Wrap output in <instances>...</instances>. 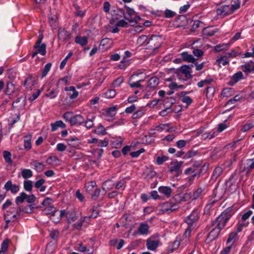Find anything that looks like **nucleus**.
Instances as JSON below:
<instances>
[{
    "mask_svg": "<svg viewBox=\"0 0 254 254\" xmlns=\"http://www.w3.org/2000/svg\"><path fill=\"white\" fill-rule=\"evenodd\" d=\"M114 187V184L111 180H109L104 182L102 189L105 191L109 190Z\"/></svg>",
    "mask_w": 254,
    "mask_h": 254,
    "instance_id": "29",
    "label": "nucleus"
},
{
    "mask_svg": "<svg viewBox=\"0 0 254 254\" xmlns=\"http://www.w3.org/2000/svg\"><path fill=\"white\" fill-rule=\"evenodd\" d=\"M65 90L66 91L72 92L71 94L70 93H67V95L71 99H75L78 95V92L77 91H76L75 88L74 86H71L69 87H66L65 88Z\"/></svg>",
    "mask_w": 254,
    "mask_h": 254,
    "instance_id": "17",
    "label": "nucleus"
},
{
    "mask_svg": "<svg viewBox=\"0 0 254 254\" xmlns=\"http://www.w3.org/2000/svg\"><path fill=\"white\" fill-rule=\"evenodd\" d=\"M192 226L188 225V227L186 229L184 234V236L186 238V242H188L189 240V238L190 236L191 232L192 231Z\"/></svg>",
    "mask_w": 254,
    "mask_h": 254,
    "instance_id": "47",
    "label": "nucleus"
},
{
    "mask_svg": "<svg viewBox=\"0 0 254 254\" xmlns=\"http://www.w3.org/2000/svg\"><path fill=\"white\" fill-rule=\"evenodd\" d=\"M169 87L171 90H177L179 88L183 89L185 86L183 85H178L176 82H173L169 84Z\"/></svg>",
    "mask_w": 254,
    "mask_h": 254,
    "instance_id": "44",
    "label": "nucleus"
},
{
    "mask_svg": "<svg viewBox=\"0 0 254 254\" xmlns=\"http://www.w3.org/2000/svg\"><path fill=\"white\" fill-rule=\"evenodd\" d=\"M181 56L184 61L195 64L196 60L191 55L189 54L187 52H183Z\"/></svg>",
    "mask_w": 254,
    "mask_h": 254,
    "instance_id": "15",
    "label": "nucleus"
},
{
    "mask_svg": "<svg viewBox=\"0 0 254 254\" xmlns=\"http://www.w3.org/2000/svg\"><path fill=\"white\" fill-rule=\"evenodd\" d=\"M71 37V34L69 32L66 31L64 29L60 28L58 30V37L60 40L63 41H67Z\"/></svg>",
    "mask_w": 254,
    "mask_h": 254,
    "instance_id": "10",
    "label": "nucleus"
},
{
    "mask_svg": "<svg viewBox=\"0 0 254 254\" xmlns=\"http://www.w3.org/2000/svg\"><path fill=\"white\" fill-rule=\"evenodd\" d=\"M149 227L146 223H142L140 224L138 230L137 232H134L135 234L139 233L142 235H147L149 233Z\"/></svg>",
    "mask_w": 254,
    "mask_h": 254,
    "instance_id": "13",
    "label": "nucleus"
},
{
    "mask_svg": "<svg viewBox=\"0 0 254 254\" xmlns=\"http://www.w3.org/2000/svg\"><path fill=\"white\" fill-rule=\"evenodd\" d=\"M144 113L142 110H139L134 112L132 115L133 119H137L140 118L144 115Z\"/></svg>",
    "mask_w": 254,
    "mask_h": 254,
    "instance_id": "62",
    "label": "nucleus"
},
{
    "mask_svg": "<svg viewBox=\"0 0 254 254\" xmlns=\"http://www.w3.org/2000/svg\"><path fill=\"white\" fill-rule=\"evenodd\" d=\"M202 189L200 188L197 189L195 191H194L192 194V200L196 199L197 198H198L200 194L202 193Z\"/></svg>",
    "mask_w": 254,
    "mask_h": 254,
    "instance_id": "53",
    "label": "nucleus"
},
{
    "mask_svg": "<svg viewBox=\"0 0 254 254\" xmlns=\"http://www.w3.org/2000/svg\"><path fill=\"white\" fill-rule=\"evenodd\" d=\"M69 145L71 147H75L78 145V139L76 137H69L66 139Z\"/></svg>",
    "mask_w": 254,
    "mask_h": 254,
    "instance_id": "34",
    "label": "nucleus"
},
{
    "mask_svg": "<svg viewBox=\"0 0 254 254\" xmlns=\"http://www.w3.org/2000/svg\"><path fill=\"white\" fill-rule=\"evenodd\" d=\"M126 11L125 14V19L129 23H133L132 16L135 14L134 10L128 6H125Z\"/></svg>",
    "mask_w": 254,
    "mask_h": 254,
    "instance_id": "12",
    "label": "nucleus"
},
{
    "mask_svg": "<svg viewBox=\"0 0 254 254\" xmlns=\"http://www.w3.org/2000/svg\"><path fill=\"white\" fill-rule=\"evenodd\" d=\"M17 88L15 87L14 83L11 81H9L7 83V88L6 90V94L8 95L12 94Z\"/></svg>",
    "mask_w": 254,
    "mask_h": 254,
    "instance_id": "18",
    "label": "nucleus"
},
{
    "mask_svg": "<svg viewBox=\"0 0 254 254\" xmlns=\"http://www.w3.org/2000/svg\"><path fill=\"white\" fill-rule=\"evenodd\" d=\"M216 62L218 63V64L219 66H220L221 64H222L223 65H225L229 63L227 58L225 57H221L220 59H217Z\"/></svg>",
    "mask_w": 254,
    "mask_h": 254,
    "instance_id": "52",
    "label": "nucleus"
},
{
    "mask_svg": "<svg viewBox=\"0 0 254 254\" xmlns=\"http://www.w3.org/2000/svg\"><path fill=\"white\" fill-rule=\"evenodd\" d=\"M158 190L160 193L164 194L167 197H169L172 193V189L169 187H160Z\"/></svg>",
    "mask_w": 254,
    "mask_h": 254,
    "instance_id": "23",
    "label": "nucleus"
},
{
    "mask_svg": "<svg viewBox=\"0 0 254 254\" xmlns=\"http://www.w3.org/2000/svg\"><path fill=\"white\" fill-rule=\"evenodd\" d=\"M4 188L6 191H10L12 193H17L19 190V186L12 184L11 181H8L4 185Z\"/></svg>",
    "mask_w": 254,
    "mask_h": 254,
    "instance_id": "9",
    "label": "nucleus"
},
{
    "mask_svg": "<svg viewBox=\"0 0 254 254\" xmlns=\"http://www.w3.org/2000/svg\"><path fill=\"white\" fill-rule=\"evenodd\" d=\"M49 23L52 27L56 28L57 26L56 16H50Z\"/></svg>",
    "mask_w": 254,
    "mask_h": 254,
    "instance_id": "55",
    "label": "nucleus"
},
{
    "mask_svg": "<svg viewBox=\"0 0 254 254\" xmlns=\"http://www.w3.org/2000/svg\"><path fill=\"white\" fill-rule=\"evenodd\" d=\"M183 164V162L176 161L171 163L170 172L171 173L176 172L177 177L179 176L182 173L181 167Z\"/></svg>",
    "mask_w": 254,
    "mask_h": 254,
    "instance_id": "7",
    "label": "nucleus"
},
{
    "mask_svg": "<svg viewBox=\"0 0 254 254\" xmlns=\"http://www.w3.org/2000/svg\"><path fill=\"white\" fill-rule=\"evenodd\" d=\"M234 93V91L231 88H225L223 89L221 92V95L223 97H228L232 96Z\"/></svg>",
    "mask_w": 254,
    "mask_h": 254,
    "instance_id": "33",
    "label": "nucleus"
},
{
    "mask_svg": "<svg viewBox=\"0 0 254 254\" xmlns=\"http://www.w3.org/2000/svg\"><path fill=\"white\" fill-rule=\"evenodd\" d=\"M3 157L7 163H11L12 162V160L11 159V153L9 152L4 151L3 152Z\"/></svg>",
    "mask_w": 254,
    "mask_h": 254,
    "instance_id": "54",
    "label": "nucleus"
},
{
    "mask_svg": "<svg viewBox=\"0 0 254 254\" xmlns=\"http://www.w3.org/2000/svg\"><path fill=\"white\" fill-rule=\"evenodd\" d=\"M198 212L196 210H193L190 215L185 219V221L188 225L192 226L196 223L199 219Z\"/></svg>",
    "mask_w": 254,
    "mask_h": 254,
    "instance_id": "5",
    "label": "nucleus"
},
{
    "mask_svg": "<svg viewBox=\"0 0 254 254\" xmlns=\"http://www.w3.org/2000/svg\"><path fill=\"white\" fill-rule=\"evenodd\" d=\"M78 249V250L79 251H80L81 252H87V254H91L93 252V250L92 249H91V250H89V249L87 250L86 247H85V246H83L82 244H80L79 245Z\"/></svg>",
    "mask_w": 254,
    "mask_h": 254,
    "instance_id": "48",
    "label": "nucleus"
},
{
    "mask_svg": "<svg viewBox=\"0 0 254 254\" xmlns=\"http://www.w3.org/2000/svg\"><path fill=\"white\" fill-rule=\"evenodd\" d=\"M225 225V223L222 221H218L217 219L213 221L212 226L214 228L208 234L207 239L210 242L215 240L219 235L221 230L224 228Z\"/></svg>",
    "mask_w": 254,
    "mask_h": 254,
    "instance_id": "1",
    "label": "nucleus"
},
{
    "mask_svg": "<svg viewBox=\"0 0 254 254\" xmlns=\"http://www.w3.org/2000/svg\"><path fill=\"white\" fill-rule=\"evenodd\" d=\"M42 211L44 214H51L52 215H54L55 212H57V210L54 206H48L43 209Z\"/></svg>",
    "mask_w": 254,
    "mask_h": 254,
    "instance_id": "27",
    "label": "nucleus"
},
{
    "mask_svg": "<svg viewBox=\"0 0 254 254\" xmlns=\"http://www.w3.org/2000/svg\"><path fill=\"white\" fill-rule=\"evenodd\" d=\"M116 114V108L115 107L109 108L106 112V117L112 118Z\"/></svg>",
    "mask_w": 254,
    "mask_h": 254,
    "instance_id": "36",
    "label": "nucleus"
},
{
    "mask_svg": "<svg viewBox=\"0 0 254 254\" xmlns=\"http://www.w3.org/2000/svg\"><path fill=\"white\" fill-rule=\"evenodd\" d=\"M161 211L163 213H170L179 208L178 204L177 203H172L171 202H166L161 205Z\"/></svg>",
    "mask_w": 254,
    "mask_h": 254,
    "instance_id": "4",
    "label": "nucleus"
},
{
    "mask_svg": "<svg viewBox=\"0 0 254 254\" xmlns=\"http://www.w3.org/2000/svg\"><path fill=\"white\" fill-rule=\"evenodd\" d=\"M51 66L52 64L51 63H48L45 65L42 73L41 78H44L46 76L48 72L50 71Z\"/></svg>",
    "mask_w": 254,
    "mask_h": 254,
    "instance_id": "41",
    "label": "nucleus"
},
{
    "mask_svg": "<svg viewBox=\"0 0 254 254\" xmlns=\"http://www.w3.org/2000/svg\"><path fill=\"white\" fill-rule=\"evenodd\" d=\"M169 159L168 156H158L156 158V163L158 165H161L164 162L168 160Z\"/></svg>",
    "mask_w": 254,
    "mask_h": 254,
    "instance_id": "50",
    "label": "nucleus"
},
{
    "mask_svg": "<svg viewBox=\"0 0 254 254\" xmlns=\"http://www.w3.org/2000/svg\"><path fill=\"white\" fill-rule=\"evenodd\" d=\"M169 126V124H161L159 126H157L154 127V129H156L157 132H160L163 130L166 129V127H168Z\"/></svg>",
    "mask_w": 254,
    "mask_h": 254,
    "instance_id": "46",
    "label": "nucleus"
},
{
    "mask_svg": "<svg viewBox=\"0 0 254 254\" xmlns=\"http://www.w3.org/2000/svg\"><path fill=\"white\" fill-rule=\"evenodd\" d=\"M59 161V159L57 157H49L46 160V162L50 165L56 164Z\"/></svg>",
    "mask_w": 254,
    "mask_h": 254,
    "instance_id": "45",
    "label": "nucleus"
},
{
    "mask_svg": "<svg viewBox=\"0 0 254 254\" xmlns=\"http://www.w3.org/2000/svg\"><path fill=\"white\" fill-rule=\"evenodd\" d=\"M112 43V40L109 38H104L102 39L100 42V46H102L103 47L107 46L106 49L110 47V45Z\"/></svg>",
    "mask_w": 254,
    "mask_h": 254,
    "instance_id": "38",
    "label": "nucleus"
},
{
    "mask_svg": "<svg viewBox=\"0 0 254 254\" xmlns=\"http://www.w3.org/2000/svg\"><path fill=\"white\" fill-rule=\"evenodd\" d=\"M34 84V80H24L23 84L27 89L31 90L32 87Z\"/></svg>",
    "mask_w": 254,
    "mask_h": 254,
    "instance_id": "51",
    "label": "nucleus"
},
{
    "mask_svg": "<svg viewBox=\"0 0 254 254\" xmlns=\"http://www.w3.org/2000/svg\"><path fill=\"white\" fill-rule=\"evenodd\" d=\"M240 2L239 0H237L234 1V3L231 5H230L231 9L233 10V12L235 11L236 9H238L240 8Z\"/></svg>",
    "mask_w": 254,
    "mask_h": 254,
    "instance_id": "61",
    "label": "nucleus"
},
{
    "mask_svg": "<svg viewBox=\"0 0 254 254\" xmlns=\"http://www.w3.org/2000/svg\"><path fill=\"white\" fill-rule=\"evenodd\" d=\"M146 77V75L145 73L141 71H137L131 76V78L134 79H145Z\"/></svg>",
    "mask_w": 254,
    "mask_h": 254,
    "instance_id": "28",
    "label": "nucleus"
},
{
    "mask_svg": "<svg viewBox=\"0 0 254 254\" xmlns=\"http://www.w3.org/2000/svg\"><path fill=\"white\" fill-rule=\"evenodd\" d=\"M233 13V10L230 8V5H224L221 6L217 9V13L219 15L226 16Z\"/></svg>",
    "mask_w": 254,
    "mask_h": 254,
    "instance_id": "8",
    "label": "nucleus"
},
{
    "mask_svg": "<svg viewBox=\"0 0 254 254\" xmlns=\"http://www.w3.org/2000/svg\"><path fill=\"white\" fill-rule=\"evenodd\" d=\"M21 175L23 179H27L33 176V173L31 170L25 169L22 170Z\"/></svg>",
    "mask_w": 254,
    "mask_h": 254,
    "instance_id": "31",
    "label": "nucleus"
},
{
    "mask_svg": "<svg viewBox=\"0 0 254 254\" xmlns=\"http://www.w3.org/2000/svg\"><path fill=\"white\" fill-rule=\"evenodd\" d=\"M229 46V44H222L217 45L214 47V50L216 52H220L223 50H226Z\"/></svg>",
    "mask_w": 254,
    "mask_h": 254,
    "instance_id": "37",
    "label": "nucleus"
},
{
    "mask_svg": "<svg viewBox=\"0 0 254 254\" xmlns=\"http://www.w3.org/2000/svg\"><path fill=\"white\" fill-rule=\"evenodd\" d=\"M144 151H145V150L144 148H141L140 149H139L136 151H134V152H131L130 153V155L132 157L136 158V157H137L138 156H139L141 153H143Z\"/></svg>",
    "mask_w": 254,
    "mask_h": 254,
    "instance_id": "57",
    "label": "nucleus"
},
{
    "mask_svg": "<svg viewBox=\"0 0 254 254\" xmlns=\"http://www.w3.org/2000/svg\"><path fill=\"white\" fill-rule=\"evenodd\" d=\"M23 211H25L27 213H28L29 211L28 210H23L20 207H12L11 208L10 210L9 211H7L6 212H10L11 214L16 215L17 216H19L21 213L23 212Z\"/></svg>",
    "mask_w": 254,
    "mask_h": 254,
    "instance_id": "19",
    "label": "nucleus"
},
{
    "mask_svg": "<svg viewBox=\"0 0 254 254\" xmlns=\"http://www.w3.org/2000/svg\"><path fill=\"white\" fill-rule=\"evenodd\" d=\"M52 131L56 130L59 127L64 128L65 124L62 121H58L51 124Z\"/></svg>",
    "mask_w": 254,
    "mask_h": 254,
    "instance_id": "21",
    "label": "nucleus"
},
{
    "mask_svg": "<svg viewBox=\"0 0 254 254\" xmlns=\"http://www.w3.org/2000/svg\"><path fill=\"white\" fill-rule=\"evenodd\" d=\"M24 188L25 190L30 191L32 190L33 185L31 181H25L23 183Z\"/></svg>",
    "mask_w": 254,
    "mask_h": 254,
    "instance_id": "40",
    "label": "nucleus"
},
{
    "mask_svg": "<svg viewBox=\"0 0 254 254\" xmlns=\"http://www.w3.org/2000/svg\"><path fill=\"white\" fill-rule=\"evenodd\" d=\"M75 42L81 46H83L87 44L88 42V38L86 36L81 37L77 36L75 38Z\"/></svg>",
    "mask_w": 254,
    "mask_h": 254,
    "instance_id": "24",
    "label": "nucleus"
},
{
    "mask_svg": "<svg viewBox=\"0 0 254 254\" xmlns=\"http://www.w3.org/2000/svg\"><path fill=\"white\" fill-rule=\"evenodd\" d=\"M192 54L194 55V56L197 57H202L204 53L202 51L199 49H195L192 51Z\"/></svg>",
    "mask_w": 254,
    "mask_h": 254,
    "instance_id": "63",
    "label": "nucleus"
},
{
    "mask_svg": "<svg viewBox=\"0 0 254 254\" xmlns=\"http://www.w3.org/2000/svg\"><path fill=\"white\" fill-rule=\"evenodd\" d=\"M187 92L183 91L181 93V100L183 103H186L188 106L192 103V99L189 96H185Z\"/></svg>",
    "mask_w": 254,
    "mask_h": 254,
    "instance_id": "22",
    "label": "nucleus"
},
{
    "mask_svg": "<svg viewBox=\"0 0 254 254\" xmlns=\"http://www.w3.org/2000/svg\"><path fill=\"white\" fill-rule=\"evenodd\" d=\"M84 123V119L82 116L80 115H77L76 116H72L71 120V125H81Z\"/></svg>",
    "mask_w": 254,
    "mask_h": 254,
    "instance_id": "14",
    "label": "nucleus"
},
{
    "mask_svg": "<svg viewBox=\"0 0 254 254\" xmlns=\"http://www.w3.org/2000/svg\"><path fill=\"white\" fill-rule=\"evenodd\" d=\"M129 62L128 61H126L125 58H124L123 60L118 65V67L120 69H125L127 66L129 65Z\"/></svg>",
    "mask_w": 254,
    "mask_h": 254,
    "instance_id": "49",
    "label": "nucleus"
},
{
    "mask_svg": "<svg viewBox=\"0 0 254 254\" xmlns=\"http://www.w3.org/2000/svg\"><path fill=\"white\" fill-rule=\"evenodd\" d=\"M53 201V199L50 197H46L42 202V204L46 207L51 206L50 205Z\"/></svg>",
    "mask_w": 254,
    "mask_h": 254,
    "instance_id": "64",
    "label": "nucleus"
},
{
    "mask_svg": "<svg viewBox=\"0 0 254 254\" xmlns=\"http://www.w3.org/2000/svg\"><path fill=\"white\" fill-rule=\"evenodd\" d=\"M116 26L117 27H127L128 26V24L125 20L121 19L117 22V23H116Z\"/></svg>",
    "mask_w": 254,
    "mask_h": 254,
    "instance_id": "58",
    "label": "nucleus"
},
{
    "mask_svg": "<svg viewBox=\"0 0 254 254\" xmlns=\"http://www.w3.org/2000/svg\"><path fill=\"white\" fill-rule=\"evenodd\" d=\"M160 244L161 242L158 234L151 236L146 241V247L150 251H155Z\"/></svg>",
    "mask_w": 254,
    "mask_h": 254,
    "instance_id": "2",
    "label": "nucleus"
},
{
    "mask_svg": "<svg viewBox=\"0 0 254 254\" xmlns=\"http://www.w3.org/2000/svg\"><path fill=\"white\" fill-rule=\"evenodd\" d=\"M18 218V216L16 215L11 214L10 212H6L4 213V220L6 223H9L10 222H13Z\"/></svg>",
    "mask_w": 254,
    "mask_h": 254,
    "instance_id": "16",
    "label": "nucleus"
},
{
    "mask_svg": "<svg viewBox=\"0 0 254 254\" xmlns=\"http://www.w3.org/2000/svg\"><path fill=\"white\" fill-rule=\"evenodd\" d=\"M27 197V194L26 193L23 192H21L19 196H17L15 199V203L18 205L20 203H23Z\"/></svg>",
    "mask_w": 254,
    "mask_h": 254,
    "instance_id": "30",
    "label": "nucleus"
},
{
    "mask_svg": "<svg viewBox=\"0 0 254 254\" xmlns=\"http://www.w3.org/2000/svg\"><path fill=\"white\" fill-rule=\"evenodd\" d=\"M30 165L34 167V169L37 172H42L45 168V165L42 163L38 162L36 160H33L30 163Z\"/></svg>",
    "mask_w": 254,
    "mask_h": 254,
    "instance_id": "20",
    "label": "nucleus"
},
{
    "mask_svg": "<svg viewBox=\"0 0 254 254\" xmlns=\"http://www.w3.org/2000/svg\"><path fill=\"white\" fill-rule=\"evenodd\" d=\"M147 86L150 88H155L158 84L157 80H148Z\"/></svg>",
    "mask_w": 254,
    "mask_h": 254,
    "instance_id": "56",
    "label": "nucleus"
},
{
    "mask_svg": "<svg viewBox=\"0 0 254 254\" xmlns=\"http://www.w3.org/2000/svg\"><path fill=\"white\" fill-rule=\"evenodd\" d=\"M231 211L232 207L226 208L216 219L218 220V221H222L226 224L232 215V213H231Z\"/></svg>",
    "mask_w": 254,
    "mask_h": 254,
    "instance_id": "6",
    "label": "nucleus"
},
{
    "mask_svg": "<svg viewBox=\"0 0 254 254\" xmlns=\"http://www.w3.org/2000/svg\"><path fill=\"white\" fill-rule=\"evenodd\" d=\"M148 37L146 35H142L140 36L136 41V44L141 46L143 45L146 41H147Z\"/></svg>",
    "mask_w": 254,
    "mask_h": 254,
    "instance_id": "35",
    "label": "nucleus"
},
{
    "mask_svg": "<svg viewBox=\"0 0 254 254\" xmlns=\"http://www.w3.org/2000/svg\"><path fill=\"white\" fill-rule=\"evenodd\" d=\"M223 172V169L220 167H217L215 168L212 173L211 178L213 180H216Z\"/></svg>",
    "mask_w": 254,
    "mask_h": 254,
    "instance_id": "26",
    "label": "nucleus"
},
{
    "mask_svg": "<svg viewBox=\"0 0 254 254\" xmlns=\"http://www.w3.org/2000/svg\"><path fill=\"white\" fill-rule=\"evenodd\" d=\"M193 66V64H190V65H184L180 67V70L182 73L185 74V77L187 78H191L192 77L191 74V67Z\"/></svg>",
    "mask_w": 254,
    "mask_h": 254,
    "instance_id": "11",
    "label": "nucleus"
},
{
    "mask_svg": "<svg viewBox=\"0 0 254 254\" xmlns=\"http://www.w3.org/2000/svg\"><path fill=\"white\" fill-rule=\"evenodd\" d=\"M237 236V232H232L229 234L228 239H227V243H229L232 241H235Z\"/></svg>",
    "mask_w": 254,
    "mask_h": 254,
    "instance_id": "60",
    "label": "nucleus"
},
{
    "mask_svg": "<svg viewBox=\"0 0 254 254\" xmlns=\"http://www.w3.org/2000/svg\"><path fill=\"white\" fill-rule=\"evenodd\" d=\"M34 49H37V51L39 54L42 56H45L46 53V45L44 43L41 44L39 45L38 47L37 48H34Z\"/></svg>",
    "mask_w": 254,
    "mask_h": 254,
    "instance_id": "32",
    "label": "nucleus"
},
{
    "mask_svg": "<svg viewBox=\"0 0 254 254\" xmlns=\"http://www.w3.org/2000/svg\"><path fill=\"white\" fill-rule=\"evenodd\" d=\"M162 42V38L160 36L152 35L147 42L148 47L146 48L155 51L160 47Z\"/></svg>",
    "mask_w": 254,
    "mask_h": 254,
    "instance_id": "3",
    "label": "nucleus"
},
{
    "mask_svg": "<svg viewBox=\"0 0 254 254\" xmlns=\"http://www.w3.org/2000/svg\"><path fill=\"white\" fill-rule=\"evenodd\" d=\"M252 61L248 62L241 66L242 70L247 74L252 72Z\"/></svg>",
    "mask_w": 254,
    "mask_h": 254,
    "instance_id": "25",
    "label": "nucleus"
},
{
    "mask_svg": "<svg viewBox=\"0 0 254 254\" xmlns=\"http://www.w3.org/2000/svg\"><path fill=\"white\" fill-rule=\"evenodd\" d=\"M116 95V91L114 89H109L104 93L106 98H113Z\"/></svg>",
    "mask_w": 254,
    "mask_h": 254,
    "instance_id": "39",
    "label": "nucleus"
},
{
    "mask_svg": "<svg viewBox=\"0 0 254 254\" xmlns=\"http://www.w3.org/2000/svg\"><path fill=\"white\" fill-rule=\"evenodd\" d=\"M191 174H192V175H191V177H190L188 180V182L189 183L190 185H191L192 184V183L194 180V177L196 176L197 174H198L199 177L200 176L201 171H200L199 172V173H198V171H197V170L194 168L193 171L191 172Z\"/></svg>",
    "mask_w": 254,
    "mask_h": 254,
    "instance_id": "42",
    "label": "nucleus"
},
{
    "mask_svg": "<svg viewBox=\"0 0 254 254\" xmlns=\"http://www.w3.org/2000/svg\"><path fill=\"white\" fill-rule=\"evenodd\" d=\"M7 78L9 79H12L16 78V73L12 69H8L7 71Z\"/></svg>",
    "mask_w": 254,
    "mask_h": 254,
    "instance_id": "59",
    "label": "nucleus"
},
{
    "mask_svg": "<svg viewBox=\"0 0 254 254\" xmlns=\"http://www.w3.org/2000/svg\"><path fill=\"white\" fill-rule=\"evenodd\" d=\"M95 132L97 134L105 135L107 133L105 127L102 126H99L95 129Z\"/></svg>",
    "mask_w": 254,
    "mask_h": 254,
    "instance_id": "43",
    "label": "nucleus"
}]
</instances>
